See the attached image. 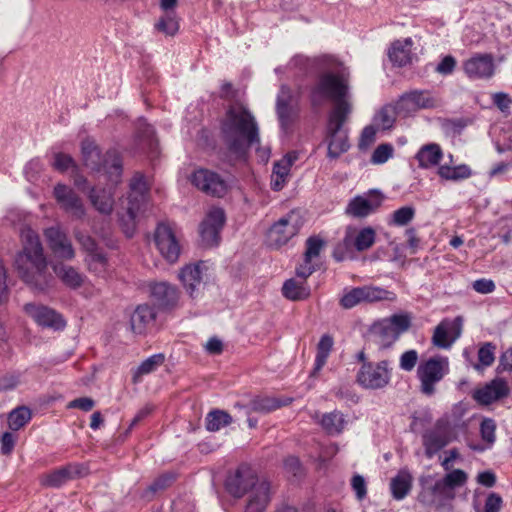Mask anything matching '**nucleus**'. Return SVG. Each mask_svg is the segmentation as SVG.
<instances>
[{"label":"nucleus","mask_w":512,"mask_h":512,"mask_svg":"<svg viewBox=\"0 0 512 512\" xmlns=\"http://www.w3.org/2000/svg\"><path fill=\"white\" fill-rule=\"evenodd\" d=\"M221 133L227 149L237 159H245L252 147H256L257 154L263 160L270 156V149L260 147L258 123L246 108L228 109L226 118L221 123Z\"/></svg>","instance_id":"f257e3e1"},{"label":"nucleus","mask_w":512,"mask_h":512,"mask_svg":"<svg viewBox=\"0 0 512 512\" xmlns=\"http://www.w3.org/2000/svg\"><path fill=\"white\" fill-rule=\"evenodd\" d=\"M14 263L20 278L33 289L45 291L51 286L54 278L48 272L39 236L33 231L25 235L23 248L16 254Z\"/></svg>","instance_id":"f03ea898"},{"label":"nucleus","mask_w":512,"mask_h":512,"mask_svg":"<svg viewBox=\"0 0 512 512\" xmlns=\"http://www.w3.org/2000/svg\"><path fill=\"white\" fill-rule=\"evenodd\" d=\"M467 479L468 475L462 469H454L442 478L433 474L423 475L419 478L421 489L417 500L425 507L443 508L454 500L455 490L464 486Z\"/></svg>","instance_id":"7ed1b4c3"},{"label":"nucleus","mask_w":512,"mask_h":512,"mask_svg":"<svg viewBox=\"0 0 512 512\" xmlns=\"http://www.w3.org/2000/svg\"><path fill=\"white\" fill-rule=\"evenodd\" d=\"M349 86L347 80L340 74L325 72L319 75L310 89L309 100L313 108L321 107L326 101L335 103L333 109L343 105L347 113H351V105L347 101Z\"/></svg>","instance_id":"20e7f679"},{"label":"nucleus","mask_w":512,"mask_h":512,"mask_svg":"<svg viewBox=\"0 0 512 512\" xmlns=\"http://www.w3.org/2000/svg\"><path fill=\"white\" fill-rule=\"evenodd\" d=\"M81 155L87 168L96 172H103L114 185L120 182L123 172L122 158L115 149H110L102 154L95 141L86 138L81 142Z\"/></svg>","instance_id":"39448f33"},{"label":"nucleus","mask_w":512,"mask_h":512,"mask_svg":"<svg viewBox=\"0 0 512 512\" xmlns=\"http://www.w3.org/2000/svg\"><path fill=\"white\" fill-rule=\"evenodd\" d=\"M350 113L343 105L332 109L328 115L325 128V142L327 143V157L338 159L350 149L348 129L343 128Z\"/></svg>","instance_id":"423d86ee"},{"label":"nucleus","mask_w":512,"mask_h":512,"mask_svg":"<svg viewBox=\"0 0 512 512\" xmlns=\"http://www.w3.org/2000/svg\"><path fill=\"white\" fill-rule=\"evenodd\" d=\"M449 373L448 358L434 356L422 361L417 368L420 391L426 396L435 394L436 385Z\"/></svg>","instance_id":"0eeeda50"},{"label":"nucleus","mask_w":512,"mask_h":512,"mask_svg":"<svg viewBox=\"0 0 512 512\" xmlns=\"http://www.w3.org/2000/svg\"><path fill=\"white\" fill-rule=\"evenodd\" d=\"M391 377V362L389 360H381L361 365L356 374V381L365 389L379 390L385 388L390 383Z\"/></svg>","instance_id":"6e6552de"},{"label":"nucleus","mask_w":512,"mask_h":512,"mask_svg":"<svg viewBox=\"0 0 512 512\" xmlns=\"http://www.w3.org/2000/svg\"><path fill=\"white\" fill-rule=\"evenodd\" d=\"M393 293L376 286L345 288L339 304L344 309H352L362 303H372L381 300H391Z\"/></svg>","instance_id":"1a4fd4ad"},{"label":"nucleus","mask_w":512,"mask_h":512,"mask_svg":"<svg viewBox=\"0 0 512 512\" xmlns=\"http://www.w3.org/2000/svg\"><path fill=\"white\" fill-rule=\"evenodd\" d=\"M226 215L222 208L211 209L199 226V233L204 246H218L220 233L225 225Z\"/></svg>","instance_id":"9d476101"},{"label":"nucleus","mask_w":512,"mask_h":512,"mask_svg":"<svg viewBox=\"0 0 512 512\" xmlns=\"http://www.w3.org/2000/svg\"><path fill=\"white\" fill-rule=\"evenodd\" d=\"M87 474L84 464L71 462L39 478L40 485L47 488H60L71 480L81 478Z\"/></svg>","instance_id":"9b49d317"},{"label":"nucleus","mask_w":512,"mask_h":512,"mask_svg":"<svg viewBox=\"0 0 512 512\" xmlns=\"http://www.w3.org/2000/svg\"><path fill=\"white\" fill-rule=\"evenodd\" d=\"M438 101L427 90H412L400 96L397 101L398 113L401 116H409L420 109H432L437 107Z\"/></svg>","instance_id":"f8f14e48"},{"label":"nucleus","mask_w":512,"mask_h":512,"mask_svg":"<svg viewBox=\"0 0 512 512\" xmlns=\"http://www.w3.org/2000/svg\"><path fill=\"white\" fill-rule=\"evenodd\" d=\"M191 183L203 193L213 197H223L228 189L226 181L209 169H196L191 176Z\"/></svg>","instance_id":"ddd939ff"},{"label":"nucleus","mask_w":512,"mask_h":512,"mask_svg":"<svg viewBox=\"0 0 512 512\" xmlns=\"http://www.w3.org/2000/svg\"><path fill=\"white\" fill-rule=\"evenodd\" d=\"M300 224L294 213L275 222L268 231V242L273 248H280L286 245L290 239L299 233Z\"/></svg>","instance_id":"4468645a"},{"label":"nucleus","mask_w":512,"mask_h":512,"mask_svg":"<svg viewBox=\"0 0 512 512\" xmlns=\"http://www.w3.org/2000/svg\"><path fill=\"white\" fill-rule=\"evenodd\" d=\"M53 195L60 208L69 214L74 220H83L86 209L80 196L69 186L57 184Z\"/></svg>","instance_id":"2eb2a0df"},{"label":"nucleus","mask_w":512,"mask_h":512,"mask_svg":"<svg viewBox=\"0 0 512 512\" xmlns=\"http://www.w3.org/2000/svg\"><path fill=\"white\" fill-rule=\"evenodd\" d=\"M154 242L160 254L169 262L175 263L180 255V245L172 227L159 223L155 229Z\"/></svg>","instance_id":"dca6fc26"},{"label":"nucleus","mask_w":512,"mask_h":512,"mask_svg":"<svg viewBox=\"0 0 512 512\" xmlns=\"http://www.w3.org/2000/svg\"><path fill=\"white\" fill-rule=\"evenodd\" d=\"M257 480L256 473L249 466L240 465L233 474L227 477L225 488L231 496L241 498L253 488Z\"/></svg>","instance_id":"f3484780"},{"label":"nucleus","mask_w":512,"mask_h":512,"mask_svg":"<svg viewBox=\"0 0 512 512\" xmlns=\"http://www.w3.org/2000/svg\"><path fill=\"white\" fill-rule=\"evenodd\" d=\"M293 92L287 84L280 86L276 98V114L283 130H287L293 123L294 118L298 114L296 105H293Z\"/></svg>","instance_id":"a211bd4d"},{"label":"nucleus","mask_w":512,"mask_h":512,"mask_svg":"<svg viewBox=\"0 0 512 512\" xmlns=\"http://www.w3.org/2000/svg\"><path fill=\"white\" fill-rule=\"evenodd\" d=\"M510 393L507 381L504 378L496 377L483 387L472 392V398L480 405H490L496 401L506 398Z\"/></svg>","instance_id":"6ab92c4d"},{"label":"nucleus","mask_w":512,"mask_h":512,"mask_svg":"<svg viewBox=\"0 0 512 512\" xmlns=\"http://www.w3.org/2000/svg\"><path fill=\"white\" fill-rule=\"evenodd\" d=\"M293 402L291 397H273L268 395H258L253 397L248 405L235 404L236 408L244 409L246 415L252 412L268 414L279 408L290 405Z\"/></svg>","instance_id":"aec40b11"},{"label":"nucleus","mask_w":512,"mask_h":512,"mask_svg":"<svg viewBox=\"0 0 512 512\" xmlns=\"http://www.w3.org/2000/svg\"><path fill=\"white\" fill-rule=\"evenodd\" d=\"M24 309L26 313L43 328H51L57 331L64 329L66 326V322L61 314L47 306L27 303L25 304Z\"/></svg>","instance_id":"412c9836"},{"label":"nucleus","mask_w":512,"mask_h":512,"mask_svg":"<svg viewBox=\"0 0 512 512\" xmlns=\"http://www.w3.org/2000/svg\"><path fill=\"white\" fill-rule=\"evenodd\" d=\"M127 214L134 221L147 201L148 187L142 174L136 173L129 184Z\"/></svg>","instance_id":"4be33fe9"},{"label":"nucleus","mask_w":512,"mask_h":512,"mask_svg":"<svg viewBox=\"0 0 512 512\" xmlns=\"http://www.w3.org/2000/svg\"><path fill=\"white\" fill-rule=\"evenodd\" d=\"M44 235L50 249L58 258L72 260L75 257L71 240L59 227L53 226L45 229Z\"/></svg>","instance_id":"5701e85b"},{"label":"nucleus","mask_w":512,"mask_h":512,"mask_svg":"<svg viewBox=\"0 0 512 512\" xmlns=\"http://www.w3.org/2000/svg\"><path fill=\"white\" fill-rule=\"evenodd\" d=\"M246 494L248 497L245 512H264L271 501V484L265 479H258Z\"/></svg>","instance_id":"b1692460"},{"label":"nucleus","mask_w":512,"mask_h":512,"mask_svg":"<svg viewBox=\"0 0 512 512\" xmlns=\"http://www.w3.org/2000/svg\"><path fill=\"white\" fill-rule=\"evenodd\" d=\"M157 312L149 304H140L130 316V328L136 335H146L155 326Z\"/></svg>","instance_id":"393cba45"},{"label":"nucleus","mask_w":512,"mask_h":512,"mask_svg":"<svg viewBox=\"0 0 512 512\" xmlns=\"http://www.w3.org/2000/svg\"><path fill=\"white\" fill-rule=\"evenodd\" d=\"M461 318H455L452 323L448 319L442 320L434 329L432 344L440 349H449L460 335Z\"/></svg>","instance_id":"a878e982"},{"label":"nucleus","mask_w":512,"mask_h":512,"mask_svg":"<svg viewBox=\"0 0 512 512\" xmlns=\"http://www.w3.org/2000/svg\"><path fill=\"white\" fill-rule=\"evenodd\" d=\"M463 69L469 78H490L494 73L493 58L489 54H476L464 62Z\"/></svg>","instance_id":"bb28decb"},{"label":"nucleus","mask_w":512,"mask_h":512,"mask_svg":"<svg viewBox=\"0 0 512 512\" xmlns=\"http://www.w3.org/2000/svg\"><path fill=\"white\" fill-rule=\"evenodd\" d=\"M92 206L101 214L110 215L114 208V195L111 188L92 187L88 194Z\"/></svg>","instance_id":"cd10ccee"},{"label":"nucleus","mask_w":512,"mask_h":512,"mask_svg":"<svg viewBox=\"0 0 512 512\" xmlns=\"http://www.w3.org/2000/svg\"><path fill=\"white\" fill-rule=\"evenodd\" d=\"M151 295L158 305L164 309L174 307L179 298L177 288L166 282L152 285Z\"/></svg>","instance_id":"c85d7f7f"},{"label":"nucleus","mask_w":512,"mask_h":512,"mask_svg":"<svg viewBox=\"0 0 512 512\" xmlns=\"http://www.w3.org/2000/svg\"><path fill=\"white\" fill-rule=\"evenodd\" d=\"M443 151L439 144L429 143L423 145L415 155L418 161V167L421 169H430L440 165L443 159Z\"/></svg>","instance_id":"c756f323"},{"label":"nucleus","mask_w":512,"mask_h":512,"mask_svg":"<svg viewBox=\"0 0 512 512\" xmlns=\"http://www.w3.org/2000/svg\"><path fill=\"white\" fill-rule=\"evenodd\" d=\"M411 46V38H406L404 41H394L388 50V57L391 63L397 67H404L410 64L412 60Z\"/></svg>","instance_id":"7c9ffc66"},{"label":"nucleus","mask_w":512,"mask_h":512,"mask_svg":"<svg viewBox=\"0 0 512 512\" xmlns=\"http://www.w3.org/2000/svg\"><path fill=\"white\" fill-rule=\"evenodd\" d=\"M382 200L383 196L380 193L375 201L357 196L349 202L346 212L353 217L364 218L374 212L381 205Z\"/></svg>","instance_id":"2f4dec72"},{"label":"nucleus","mask_w":512,"mask_h":512,"mask_svg":"<svg viewBox=\"0 0 512 512\" xmlns=\"http://www.w3.org/2000/svg\"><path fill=\"white\" fill-rule=\"evenodd\" d=\"M422 438L427 458H432L449 443L446 432L440 429L426 431Z\"/></svg>","instance_id":"473e14b6"},{"label":"nucleus","mask_w":512,"mask_h":512,"mask_svg":"<svg viewBox=\"0 0 512 512\" xmlns=\"http://www.w3.org/2000/svg\"><path fill=\"white\" fill-rule=\"evenodd\" d=\"M311 294L306 280L290 278L282 286V295L291 301H302Z\"/></svg>","instance_id":"72a5a7b5"},{"label":"nucleus","mask_w":512,"mask_h":512,"mask_svg":"<svg viewBox=\"0 0 512 512\" xmlns=\"http://www.w3.org/2000/svg\"><path fill=\"white\" fill-rule=\"evenodd\" d=\"M179 279L187 293L194 298L195 292L201 284L202 271L199 264L186 265L179 272Z\"/></svg>","instance_id":"f704fd0d"},{"label":"nucleus","mask_w":512,"mask_h":512,"mask_svg":"<svg viewBox=\"0 0 512 512\" xmlns=\"http://www.w3.org/2000/svg\"><path fill=\"white\" fill-rule=\"evenodd\" d=\"M371 334L375 337L380 348H389L399 338L397 332L393 330L391 324L383 319L376 322L371 327Z\"/></svg>","instance_id":"c9c22d12"},{"label":"nucleus","mask_w":512,"mask_h":512,"mask_svg":"<svg viewBox=\"0 0 512 512\" xmlns=\"http://www.w3.org/2000/svg\"><path fill=\"white\" fill-rule=\"evenodd\" d=\"M53 271L62 283L70 289H78L84 282V276L72 266L63 263L55 264Z\"/></svg>","instance_id":"e433bc0d"},{"label":"nucleus","mask_w":512,"mask_h":512,"mask_svg":"<svg viewBox=\"0 0 512 512\" xmlns=\"http://www.w3.org/2000/svg\"><path fill=\"white\" fill-rule=\"evenodd\" d=\"M437 175L444 181H461L471 177L472 171L466 164L450 166L445 163L437 168Z\"/></svg>","instance_id":"4c0bfd02"},{"label":"nucleus","mask_w":512,"mask_h":512,"mask_svg":"<svg viewBox=\"0 0 512 512\" xmlns=\"http://www.w3.org/2000/svg\"><path fill=\"white\" fill-rule=\"evenodd\" d=\"M333 345L334 340L331 335L324 334L321 336L317 344L314 367L310 373L311 376H315L325 366L327 359L332 351Z\"/></svg>","instance_id":"58836bf2"},{"label":"nucleus","mask_w":512,"mask_h":512,"mask_svg":"<svg viewBox=\"0 0 512 512\" xmlns=\"http://www.w3.org/2000/svg\"><path fill=\"white\" fill-rule=\"evenodd\" d=\"M164 361L165 355L163 353L153 354L146 358L132 371V382L134 384L141 382L144 375L154 372Z\"/></svg>","instance_id":"ea45409f"},{"label":"nucleus","mask_w":512,"mask_h":512,"mask_svg":"<svg viewBox=\"0 0 512 512\" xmlns=\"http://www.w3.org/2000/svg\"><path fill=\"white\" fill-rule=\"evenodd\" d=\"M412 487V476L407 471H399V473L391 479L390 490L395 500L404 499L410 492Z\"/></svg>","instance_id":"a19ab883"},{"label":"nucleus","mask_w":512,"mask_h":512,"mask_svg":"<svg viewBox=\"0 0 512 512\" xmlns=\"http://www.w3.org/2000/svg\"><path fill=\"white\" fill-rule=\"evenodd\" d=\"M320 424L329 435H339L343 432L346 419L342 412L334 410L323 414Z\"/></svg>","instance_id":"79ce46f5"},{"label":"nucleus","mask_w":512,"mask_h":512,"mask_svg":"<svg viewBox=\"0 0 512 512\" xmlns=\"http://www.w3.org/2000/svg\"><path fill=\"white\" fill-rule=\"evenodd\" d=\"M353 243L354 242L351 236V227H348L346 229L343 239L339 241L333 249V258L337 262H342L347 259H353L356 251Z\"/></svg>","instance_id":"37998d69"},{"label":"nucleus","mask_w":512,"mask_h":512,"mask_svg":"<svg viewBox=\"0 0 512 512\" xmlns=\"http://www.w3.org/2000/svg\"><path fill=\"white\" fill-rule=\"evenodd\" d=\"M351 236L357 252L368 250L373 246L376 240V232L370 226L364 227L359 231L351 227Z\"/></svg>","instance_id":"c03bdc74"},{"label":"nucleus","mask_w":512,"mask_h":512,"mask_svg":"<svg viewBox=\"0 0 512 512\" xmlns=\"http://www.w3.org/2000/svg\"><path fill=\"white\" fill-rule=\"evenodd\" d=\"M233 419L231 415L220 409L210 411L205 419V427L210 432L219 431L232 423Z\"/></svg>","instance_id":"a18cd8bd"},{"label":"nucleus","mask_w":512,"mask_h":512,"mask_svg":"<svg viewBox=\"0 0 512 512\" xmlns=\"http://www.w3.org/2000/svg\"><path fill=\"white\" fill-rule=\"evenodd\" d=\"M396 115H399L397 103L395 106L385 105L374 116V125L382 130L390 129L394 125Z\"/></svg>","instance_id":"49530a36"},{"label":"nucleus","mask_w":512,"mask_h":512,"mask_svg":"<svg viewBox=\"0 0 512 512\" xmlns=\"http://www.w3.org/2000/svg\"><path fill=\"white\" fill-rule=\"evenodd\" d=\"M89 271L99 277H105L108 268V259L103 250L87 255L85 258Z\"/></svg>","instance_id":"de8ad7c7"},{"label":"nucleus","mask_w":512,"mask_h":512,"mask_svg":"<svg viewBox=\"0 0 512 512\" xmlns=\"http://www.w3.org/2000/svg\"><path fill=\"white\" fill-rule=\"evenodd\" d=\"M31 419V411L25 406L12 410L8 415V426L11 430L17 431L24 427Z\"/></svg>","instance_id":"09e8293b"},{"label":"nucleus","mask_w":512,"mask_h":512,"mask_svg":"<svg viewBox=\"0 0 512 512\" xmlns=\"http://www.w3.org/2000/svg\"><path fill=\"white\" fill-rule=\"evenodd\" d=\"M155 29L168 36H174L179 30V22L176 13H165L155 23Z\"/></svg>","instance_id":"8fccbe9b"},{"label":"nucleus","mask_w":512,"mask_h":512,"mask_svg":"<svg viewBox=\"0 0 512 512\" xmlns=\"http://www.w3.org/2000/svg\"><path fill=\"white\" fill-rule=\"evenodd\" d=\"M415 208L412 206H403L395 210L390 219L388 225L390 226H405L410 223L415 217Z\"/></svg>","instance_id":"3c124183"},{"label":"nucleus","mask_w":512,"mask_h":512,"mask_svg":"<svg viewBox=\"0 0 512 512\" xmlns=\"http://www.w3.org/2000/svg\"><path fill=\"white\" fill-rule=\"evenodd\" d=\"M176 479V475L172 472L164 473L157 477L145 490L144 497L153 496L159 491L167 489Z\"/></svg>","instance_id":"603ef678"},{"label":"nucleus","mask_w":512,"mask_h":512,"mask_svg":"<svg viewBox=\"0 0 512 512\" xmlns=\"http://www.w3.org/2000/svg\"><path fill=\"white\" fill-rule=\"evenodd\" d=\"M496 345L491 342H485L478 350L479 364L475 365L476 369L482 367H489L495 360Z\"/></svg>","instance_id":"864d4df0"},{"label":"nucleus","mask_w":512,"mask_h":512,"mask_svg":"<svg viewBox=\"0 0 512 512\" xmlns=\"http://www.w3.org/2000/svg\"><path fill=\"white\" fill-rule=\"evenodd\" d=\"M324 245V240L321 239L319 236H310L306 240V250L304 253V257L306 258V260L312 261L313 258L318 257Z\"/></svg>","instance_id":"5fc2aeb1"},{"label":"nucleus","mask_w":512,"mask_h":512,"mask_svg":"<svg viewBox=\"0 0 512 512\" xmlns=\"http://www.w3.org/2000/svg\"><path fill=\"white\" fill-rule=\"evenodd\" d=\"M496 423L491 418H485L480 424V434L483 441L491 447L496 440Z\"/></svg>","instance_id":"6e6d98bb"},{"label":"nucleus","mask_w":512,"mask_h":512,"mask_svg":"<svg viewBox=\"0 0 512 512\" xmlns=\"http://www.w3.org/2000/svg\"><path fill=\"white\" fill-rule=\"evenodd\" d=\"M297 159L295 152L287 153L282 159L274 163L273 175L288 176L290 168Z\"/></svg>","instance_id":"4d7b16f0"},{"label":"nucleus","mask_w":512,"mask_h":512,"mask_svg":"<svg viewBox=\"0 0 512 512\" xmlns=\"http://www.w3.org/2000/svg\"><path fill=\"white\" fill-rule=\"evenodd\" d=\"M388 324H391V327L395 332H397L398 337L407 331L411 326V319L406 314H395L390 318L385 319Z\"/></svg>","instance_id":"13d9d810"},{"label":"nucleus","mask_w":512,"mask_h":512,"mask_svg":"<svg viewBox=\"0 0 512 512\" xmlns=\"http://www.w3.org/2000/svg\"><path fill=\"white\" fill-rule=\"evenodd\" d=\"M393 146L388 143L380 144L372 153L371 163L373 164H384L393 156Z\"/></svg>","instance_id":"bf43d9fd"},{"label":"nucleus","mask_w":512,"mask_h":512,"mask_svg":"<svg viewBox=\"0 0 512 512\" xmlns=\"http://www.w3.org/2000/svg\"><path fill=\"white\" fill-rule=\"evenodd\" d=\"M74 235L78 243L81 245L82 249L86 251L87 255H90L101 250L98 247L96 240L90 235L84 234L81 231H75Z\"/></svg>","instance_id":"052dcab7"},{"label":"nucleus","mask_w":512,"mask_h":512,"mask_svg":"<svg viewBox=\"0 0 512 512\" xmlns=\"http://www.w3.org/2000/svg\"><path fill=\"white\" fill-rule=\"evenodd\" d=\"M283 467L286 473L292 475L293 477H301L304 474V468L296 456H288L285 458Z\"/></svg>","instance_id":"680f3d73"},{"label":"nucleus","mask_w":512,"mask_h":512,"mask_svg":"<svg viewBox=\"0 0 512 512\" xmlns=\"http://www.w3.org/2000/svg\"><path fill=\"white\" fill-rule=\"evenodd\" d=\"M417 361V351L414 349L407 350L400 356L399 366L402 370L410 372L415 368Z\"/></svg>","instance_id":"e2e57ef3"},{"label":"nucleus","mask_w":512,"mask_h":512,"mask_svg":"<svg viewBox=\"0 0 512 512\" xmlns=\"http://www.w3.org/2000/svg\"><path fill=\"white\" fill-rule=\"evenodd\" d=\"M53 167L60 171L65 172L69 168L76 166L74 159L65 153L59 152L54 155Z\"/></svg>","instance_id":"0e129e2a"},{"label":"nucleus","mask_w":512,"mask_h":512,"mask_svg":"<svg viewBox=\"0 0 512 512\" xmlns=\"http://www.w3.org/2000/svg\"><path fill=\"white\" fill-rule=\"evenodd\" d=\"M502 505V497L495 492H491L485 500L483 509L477 510V512H500Z\"/></svg>","instance_id":"69168bd1"},{"label":"nucleus","mask_w":512,"mask_h":512,"mask_svg":"<svg viewBox=\"0 0 512 512\" xmlns=\"http://www.w3.org/2000/svg\"><path fill=\"white\" fill-rule=\"evenodd\" d=\"M377 128L375 125L366 126L361 133L359 140V149L363 150L368 148L374 141L376 137Z\"/></svg>","instance_id":"338daca9"},{"label":"nucleus","mask_w":512,"mask_h":512,"mask_svg":"<svg viewBox=\"0 0 512 512\" xmlns=\"http://www.w3.org/2000/svg\"><path fill=\"white\" fill-rule=\"evenodd\" d=\"M470 124H472V120L470 118L460 117L447 119L445 122V127L451 130L454 134L459 135Z\"/></svg>","instance_id":"774afa93"}]
</instances>
